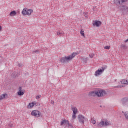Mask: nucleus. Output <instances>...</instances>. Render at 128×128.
I'll return each mask as SVG.
<instances>
[{
	"instance_id": "f257e3e1",
	"label": "nucleus",
	"mask_w": 128,
	"mask_h": 128,
	"mask_svg": "<svg viewBox=\"0 0 128 128\" xmlns=\"http://www.w3.org/2000/svg\"><path fill=\"white\" fill-rule=\"evenodd\" d=\"M114 4L118 6L120 4L118 8L123 14H126L128 12V0H114Z\"/></svg>"
},
{
	"instance_id": "f03ea898",
	"label": "nucleus",
	"mask_w": 128,
	"mask_h": 128,
	"mask_svg": "<svg viewBox=\"0 0 128 128\" xmlns=\"http://www.w3.org/2000/svg\"><path fill=\"white\" fill-rule=\"evenodd\" d=\"M76 52H73L70 55L68 56H65L64 57H62L60 59V62L63 64H66V62H68L70 60H72L76 56Z\"/></svg>"
},
{
	"instance_id": "7ed1b4c3",
	"label": "nucleus",
	"mask_w": 128,
	"mask_h": 128,
	"mask_svg": "<svg viewBox=\"0 0 128 128\" xmlns=\"http://www.w3.org/2000/svg\"><path fill=\"white\" fill-rule=\"evenodd\" d=\"M106 95V90H96L95 91H93L90 93V96H97L98 98H100L101 96H104Z\"/></svg>"
},
{
	"instance_id": "20e7f679",
	"label": "nucleus",
	"mask_w": 128,
	"mask_h": 128,
	"mask_svg": "<svg viewBox=\"0 0 128 128\" xmlns=\"http://www.w3.org/2000/svg\"><path fill=\"white\" fill-rule=\"evenodd\" d=\"M106 68H108V66H106V65H104L100 68H98L94 72L95 76H100V74H102V72H104Z\"/></svg>"
},
{
	"instance_id": "39448f33",
	"label": "nucleus",
	"mask_w": 128,
	"mask_h": 128,
	"mask_svg": "<svg viewBox=\"0 0 128 128\" xmlns=\"http://www.w3.org/2000/svg\"><path fill=\"white\" fill-rule=\"evenodd\" d=\"M31 114L34 116H36V118H40V116H42V112L38 110H34L32 112Z\"/></svg>"
},
{
	"instance_id": "423d86ee",
	"label": "nucleus",
	"mask_w": 128,
	"mask_h": 128,
	"mask_svg": "<svg viewBox=\"0 0 128 128\" xmlns=\"http://www.w3.org/2000/svg\"><path fill=\"white\" fill-rule=\"evenodd\" d=\"M79 122L81 124H84V116H82V114H79L78 116Z\"/></svg>"
},
{
	"instance_id": "0eeeda50",
	"label": "nucleus",
	"mask_w": 128,
	"mask_h": 128,
	"mask_svg": "<svg viewBox=\"0 0 128 128\" xmlns=\"http://www.w3.org/2000/svg\"><path fill=\"white\" fill-rule=\"evenodd\" d=\"M93 26H96V28H98L102 24V22L98 20H95L92 23Z\"/></svg>"
},
{
	"instance_id": "6e6552de",
	"label": "nucleus",
	"mask_w": 128,
	"mask_h": 128,
	"mask_svg": "<svg viewBox=\"0 0 128 128\" xmlns=\"http://www.w3.org/2000/svg\"><path fill=\"white\" fill-rule=\"evenodd\" d=\"M19 90L18 92V96H24V90H22V87H19Z\"/></svg>"
},
{
	"instance_id": "1a4fd4ad",
	"label": "nucleus",
	"mask_w": 128,
	"mask_h": 128,
	"mask_svg": "<svg viewBox=\"0 0 128 128\" xmlns=\"http://www.w3.org/2000/svg\"><path fill=\"white\" fill-rule=\"evenodd\" d=\"M120 82L122 84H127V86H128V78L123 79L120 80Z\"/></svg>"
},
{
	"instance_id": "9d476101",
	"label": "nucleus",
	"mask_w": 128,
	"mask_h": 128,
	"mask_svg": "<svg viewBox=\"0 0 128 128\" xmlns=\"http://www.w3.org/2000/svg\"><path fill=\"white\" fill-rule=\"evenodd\" d=\"M104 125V121L102 120H101L100 122L98 123V126L99 128H102L103 126Z\"/></svg>"
},
{
	"instance_id": "9b49d317",
	"label": "nucleus",
	"mask_w": 128,
	"mask_h": 128,
	"mask_svg": "<svg viewBox=\"0 0 128 128\" xmlns=\"http://www.w3.org/2000/svg\"><path fill=\"white\" fill-rule=\"evenodd\" d=\"M72 110L73 112V114H76L78 112V110H76V107H72Z\"/></svg>"
},
{
	"instance_id": "f8f14e48",
	"label": "nucleus",
	"mask_w": 128,
	"mask_h": 128,
	"mask_svg": "<svg viewBox=\"0 0 128 128\" xmlns=\"http://www.w3.org/2000/svg\"><path fill=\"white\" fill-rule=\"evenodd\" d=\"M68 120H62L60 122L61 126H64V124H68Z\"/></svg>"
},
{
	"instance_id": "ddd939ff",
	"label": "nucleus",
	"mask_w": 128,
	"mask_h": 128,
	"mask_svg": "<svg viewBox=\"0 0 128 128\" xmlns=\"http://www.w3.org/2000/svg\"><path fill=\"white\" fill-rule=\"evenodd\" d=\"M28 9L27 8H24L22 12V14L24 15H26L28 14Z\"/></svg>"
},
{
	"instance_id": "4468645a",
	"label": "nucleus",
	"mask_w": 128,
	"mask_h": 128,
	"mask_svg": "<svg viewBox=\"0 0 128 128\" xmlns=\"http://www.w3.org/2000/svg\"><path fill=\"white\" fill-rule=\"evenodd\" d=\"M16 12L15 10L12 11L10 13V16H16Z\"/></svg>"
},
{
	"instance_id": "2eb2a0df",
	"label": "nucleus",
	"mask_w": 128,
	"mask_h": 128,
	"mask_svg": "<svg viewBox=\"0 0 128 128\" xmlns=\"http://www.w3.org/2000/svg\"><path fill=\"white\" fill-rule=\"evenodd\" d=\"M32 9H28L27 10V16H30L32 14Z\"/></svg>"
},
{
	"instance_id": "dca6fc26",
	"label": "nucleus",
	"mask_w": 128,
	"mask_h": 128,
	"mask_svg": "<svg viewBox=\"0 0 128 128\" xmlns=\"http://www.w3.org/2000/svg\"><path fill=\"white\" fill-rule=\"evenodd\" d=\"M6 96H8V94H1L0 96V100H4V98H6Z\"/></svg>"
},
{
	"instance_id": "f3484780",
	"label": "nucleus",
	"mask_w": 128,
	"mask_h": 128,
	"mask_svg": "<svg viewBox=\"0 0 128 128\" xmlns=\"http://www.w3.org/2000/svg\"><path fill=\"white\" fill-rule=\"evenodd\" d=\"M34 106V104H32V102H30L28 106V108H33Z\"/></svg>"
},
{
	"instance_id": "a211bd4d",
	"label": "nucleus",
	"mask_w": 128,
	"mask_h": 128,
	"mask_svg": "<svg viewBox=\"0 0 128 128\" xmlns=\"http://www.w3.org/2000/svg\"><path fill=\"white\" fill-rule=\"evenodd\" d=\"M124 116L126 118V120H128V111L124 112Z\"/></svg>"
},
{
	"instance_id": "6ab92c4d",
	"label": "nucleus",
	"mask_w": 128,
	"mask_h": 128,
	"mask_svg": "<svg viewBox=\"0 0 128 128\" xmlns=\"http://www.w3.org/2000/svg\"><path fill=\"white\" fill-rule=\"evenodd\" d=\"M80 33L81 36H82L84 37V30H82L80 31Z\"/></svg>"
},
{
	"instance_id": "aec40b11",
	"label": "nucleus",
	"mask_w": 128,
	"mask_h": 128,
	"mask_svg": "<svg viewBox=\"0 0 128 128\" xmlns=\"http://www.w3.org/2000/svg\"><path fill=\"white\" fill-rule=\"evenodd\" d=\"M104 126H110V124H108V121H106L105 122H104Z\"/></svg>"
},
{
	"instance_id": "412c9836",
	"label": "nucleus",
	"mask_w": 128,
	"mask_h": 128,
	"mask_svg": "<svg viewBox=\"0 0 128 128\" xmlns=\"http://www.w3.org/2000/svg\"><path fill=\"white\" fill-rule=\"evenodd\" d=\"M121 48H124H124H126L127 46L125 44H121Z\"/></svg>"
},
{
	"instance_id": "4be33fe9",
	"label": "nucleus",
	"mask_w": 128,
	"mask_h": 128,
	"mask_svg": "<svg viewBox=\"0 0 128 128\" xmlns=\"http://www.w3.org/2000/svg\"><path fill=\"white\" fill-rule=\"evenodd\" d=\"M76 114H73L72 116V120H74L76 118Z\"/></svg>"
},
{
	"instance_id": "5701e85b",
	"label": "nucleus",
	"mask_w": 128,
	"mask_h": 128,
	"mask_svg": "<svg viewBox=\"0 0 128 128\" xmlns=\"http://www.w3.org/2000/svg\"><path fill=\"white\" fill-rule=\"evenodd\" d=\"M110 48V46H106L105 47H104V50H108Z\"/></svg>"
},
{
	"instance_id": "b1692460",
	"label": "nucleus",
	"mask_w": 128,
	"mask_h": 128,
	"mask_svg": "<svg viewBox=\"0 0 128 128\" xmlns=\"http://www.w3.org/2000/svg\"><path fill=\"white\" fill-rule=\"evenodd\" d=\"M34 52L35 54H40V50H36L34 51Z\"/></svg>"
},
{
	"instance_id": "393cba45",
	"label": "nucleus",
	"mask_w": 128,
	"mask_h": 128,
	"mask_svg": "<svg viewBox=\"0 0 128 128\" xmlns=\"http://www.w3.org/2000/svg\"><path fill=\"white\" fill-rule=\"evenodd\" d=\"M18 65L19 68H22V66H24V65H22V64L18 63Z\"/></svg>"
},
{
	"instance_id": "a878e982",
	"label": "nucleus",
	"mask_w": 128,
	"mask_h": 128,
	"mask_svg": "<svg viewBox=\"0 0 128 128\" xmlns=\"http://www.w3.org/2000/svg\"><path fill=\"white\" fill-rule=\"evenodd\" d=\"M124 87V86L122 85V84H120V85H118V86H116V88H122Z\"/></svg>"
},
{
	"instance_id": "bb28decb",
	"label": "nucleus",
	"mask_w": 128,
	"mask_h": 128,
	"mask_svg": "<svg viewBox=\"0 0 128 128\" xmlns=\"http://www.w3.org/2000/svg\"><path fill=\"white\" fill-rule=\"evenodd\" d=\"M60 34H62V32H57V35L60 36Z\"/></svg>"
},
{
	"instance_id": "cd10ccee",
	"label": "nucleus",
	"mask_w": 128,
	"mask_h": 128,
	"mask_svg": "<svg viewBox=\"0 0 128 128\" xmlns=\"http://www.w3.org/2000/svg\"><path fill=\"white\" fill-rule=\"evenodd\" d=\"M92 123L93 124H94L96 122V120H92V121L91 120Z\"/></svg>"
},
{
	"instance_id": "c85d7f7f",
	"label": "nucleus",
	"mask_w": 128,
	"mask_h": 128,
	"mask_svg": "<svg viewBox=\"0 0 128 128\" xmlns=\"http://www.w3.org/2000/svg\"><path fill=\"white\" fill-rule=\"evenodd\" d=\"M32 104H33V106H34L36 105V102H32Z\"/></svg>"
},
{
	"instance_id": "c756f323",
	"label": "nucleus",
	"mask_w": 128,
	"mask_h": 128,
	"mask_svg": "<svg viewBox=\"0 0 128 128\" xmlns=\"http://www.w3.org/2000/svg\"><path fill=\"white\" fill-rule=\"evenodd\" d=\"M84 60L85 64H86V62H88V59L84 58Z\"/></svg>"
},
{
	"instance_id": "7c9ffc66",
	"label": "nucleus",
	"mask_w": 128,
	"mask_h": 128,
	"mask_svg": "<svg viewBox=\"0 0 128 128\" xmlns=\"http://www.w3.org/2000/svg\"><path fill=\"white\" fill-rule=\"evenodd\" d=\"M42 96H40H40H38L37 97H36V98L38 99V98H40V97H41Z\"/></svg>"
},
{
	"instance_id": "2f4dec72",
	"label": "nucleus",
	"mask_w": 128,
	"mask_h": 128,
	"mask_svg": "<svg viewBox=\"0 0 128 128\" xmlns=\"http://www.w3.org/2000/svg\"><path fill=\"white\" fill-rule=\"evenodd\" d=\"M51 104H54V101H52V100H51Z\"/></svg>"
},
{
	"instance_id": "473e14b6",
	"label": "nucleus",
	"mask_w": 128,
	"mask_h": 128,
	"mask_svg": "<svg viewBox=\"0 0 128 128\" xmlns=\"http://www.w3.org/2000/svg\"><path fill=\"white\" fill-rule=\"evenodd\" d=\"M124 42H128V39L125 40Z\"/></svg>"
},
{
	"instance_id": "72a5a7b5",
	"label": "nucleus",
	"mask_w": 128,
	"mask_h": 128,
	"mask_svg": "<svg viewBox=\"0 0 128 128\" xmlns=\"http://www.w3.org/2000/svg\"><path fill=\"white\" fill-rule=\"evenodd\" d=\"M40 106V104L39 103H36V106Z\"/></svg>"
},
{
	"instance_id": "f704fd0d",
	"label": "nucleus",
	"mask_w": 128,
	"mask_h": 128,
	"mask_svg": "<svg viewBox=\"0 0 128 128\" xmlns=\"http://www.w3.org/2000/svg\"><path fill=\"white\" fill-rule=\"evenodd\" d=\"M0 30H2V26H0Z\"/></svg>"
}]
</instances>
